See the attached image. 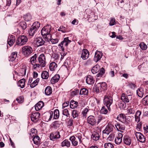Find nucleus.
I'll use <instances>...</instances> for the list:
<instances>
[{"label": "nucleus", "mask_w": 148, "mask_h": 148, "mask_svg": "<svg viewBox=\"0 0 148 148\" xmlns=\"http://www.w3.org/2000/svg\"><path fill=\"white\" fill-rule=\"evenodd\" d=\"M40 116V114L38 112L33 113L31 115V118L33 122H36L38 120Z\"/></svg>", "instance_id": "0eeeda50"}, {"label": "nucleus", "mask_w": 148, "mask_h": 148, "mask_svg": "<svg viewBox=\"0 0 148 148\" xmlns=\"http://www.w3.org/2000/svg\"><path fill=\"white\" fill-rule=\"evenodd\" d=\"M89 55V54L88 51L86 49H84L83 50L81 58L84 60H86L88 58Z\"/></svg>", "instance_id": "ddd939ff"}, {"label": "nucleus", "mask_w": 148, "mask_h": 148, "mask_svg": "<svg viewBox=\"0 0 148 148\" xmlns=\"http://www.w3.org/2000/svg\"><path fill=\"white\" fill-rule=\"evenodd\" d=\"M25 79H22L20 80L18 82V86L20 87L21 88H23L25 87Z\"/></svg>", "instance_id": "c9c22d12"}, {"label": "nucleus", "mask_w": 148, "mask_h": 148, "mask_svg": "<svg viewBox=\"0 0 148 148\" xmlns=\"http://www.w3.org/2000/svg\"><path fill=\"white\" fill-rule=\"evenodd\" d=\"M142 103L144 105L148 104V95L146 96L143 99Z\"/></svg>", "instance_id": "6e6d98bb"}, {"label": "nucleus", "mask_w": 148, "mask_h": 148, "mask_svg": "<svg viewBox=\"0 0 148 148\" xmlns=\"http://www.w3.org/2000/svg\"><path fill=\"white\" fill-rule=\"evenodd\" d=\"M115 23V20L114 18H112L111 19L110 22L109 23L110 25H114Z\"/></svg>", "instance_id": "338daca9"}, {"label": "nucleus", "mask_w": 148, "mask_h": 148, "mask_svg": "<svg viewBox=\"0 0 148 148\" xmlns=\"http://www.w3.org/2000/svg\"><path fill=\"white\" fill-rule=\"evenodd\" d=\"M25 20L26 21H29L32 19V16L29 14H27L25 16Z\"/></svg>", "instance_id": "bf43d9fd"}, {"label": "nucleus", "mask_w": 148, "mask_h": 148, "mask_svg": "<svg viewBox=\"0 0 148 148\" xmlns=\"http://www.w3.org/2000/svg\"><path fill=\"white\" fill-rule=\"evenodd\" d=\"M38 62L41 64V67H44L46 65L45 58V55L42 54L40 55L38 58Z\"/></svg>", "instance_id": "423d86ee"}, {"label": "nucleus", "mask_w": 148, "mask_h": 148, "mask_svg": "<svg viewBox=\"0 0 148 148\" xmlns=\"http://www.w3.org/2000/svg\"><path fill=\"white\" fill-rule=\"evenodd\" d=\"M71 145V143L67 139H65L61 143V146L62 147L66 146L69 147Z\"/></svg>", "instance_id": "b1692460"}, {"label": "nucleus", "mask_w": 148, "mask_h": 148, "mask_svg": "<svg viewBox=\"0 0 148 148\" xmlns=\"http://www.w3.org/2000/svg\"><path fill=\"white\" fill-rule=\"evenodd\" d=\"M49 76V73L46 71H43L41 74V77L43 79H47Z\"/></svg>", "instance_id": "58836bf2"}, {"label": "nucleus", "mask_w": 148, "mask_h": 148, "mask_svg": "<svg viewBox=\"0 0 148 148\" xmlns=\"http://www.w3.org/2000/svg\"><path fill=\"white\" fill-rule=\"evenodd\" d=\"M33 140L34 143L36 145H37L39 143V140H40V138L37 135L35 136H34Z\"/></svg>", "instance_id": "a18cd8bd"}, {"label": "nucleus", "mask_w": 148, "mask_h": 148, "mask_svg": "<svg viewBox=\"0 0 148 148\" xmlns=\"http://www.w3.org/2000/svg\"><path fill=\"white\" fill-rule=\"evenodd\" d=\"M60 135L59 132H52L50 134L49 137L51 140H54V139H58L60 138Z\"/></svg>", "instance_id": "1a4fd4ad"}, {"label": "nucleus", "mask_w": 148, "mask_h": 148, "mask_svg": "<svg viewBox=\"0 0 148 148\" xmlns=\"http://www.w3.org/2000/svg\"><path fill=\"white\" fill-rule=\"evenodd\" d=\"M114 134L112 133L109 135V136L107 138V140L110 141L113 140L114 139Z\"/></svg>", "instance_id": "680f3d73"}, {"label": "nucleus", "mask_w": 148, "mask_h": 148, "mask_svg": "<svg viewBox=\"0 0 148 148\" xmlns=\"http://www.w3.org/2000/svg\"><path fill=\"white\" fill-rule=\"evenodd\" d=\"M28 40L27 37L25 35L20 36L17 38L16 44L18 45L22 46L25 44Z\"/></svg>", "instance_id": "7ed1b4c3"}, {"label": "nucleus", "mask_w": 148, "mask_h": 148, "mask_svg": "<svg viewBox=\"0 0 148 148\" xmlns=\"http://www.w3.org/2000/svg\"><path fill=\"white\" fill-rule=\"evenodd\" d=\"M127 112L129 114H134L135 113V110L133 108H128L127 110Z\"/></svg>", "instance_id": "69168bd1"}, {"label": "nucleus", "mask_w": 148, "mask_h": 148, "mask_svg": "<svg viewBox=\"0 0 148 148\" xmlns=\"http://www.w3.org/2000/svg\"><path fill=\"white\" fill-rule=\"evenodd\" d=\"M113 127V125L111 123H108L105 129L103 131V133L108 134L110 132L112 131Z\"/></svg>", "instance_id": "39448f33"}, {"label": "nucleus", "mask_w": 148, "mask_h": 148, "mask_svg": "<svg viewBox=\"0 0 148 148\" xmlns=\"http://www.w3.org/2000/svg\"><path fill=\"white\" fill-rule=\"evenodd\" d=\"M26 70V66H23V68L20 70V71L18 73V75L19 76H23L25 75Z\"/></svg>", "instance_id": "393cba45"}, {"label": "nucleus", "mask_w": 148, "mask_h": 148, "mask_svg": "<svg viewBox=\"0 0 148 148\" xmlns=\"http://www.w3.org/2000/svg\"><path fill=\"white\" fill-rule=\"evenodd\" d=\"M105 119V117L101 115H99L98 116L97 123L99 124L101 122H103Z\"/></svg>", "instance_id": "49530a36"}, {"label": "nucleus", "mask_w": 148, "mask_h": 148, "mask_svg": "<svg viewBox=\"0 0 148 148\" xmlns=\"http://www.w3.org/2000/svg\"><path fill=\"white\" fill-rule=\"evenodd\" d=\"M95 80L93 77L91 75H88L86 77V82L88 84H93Z\"/></svg>", "instance_id": "4be33fe9"}, {"label": "nucleus", "mask_w": 148, "mask_h": 148, "mask_svg": "<svg viewBox=\"0 0 148 148\" xmlns=\"http://www.w3.org/2000/svg\"><path fill=\"white\" fill-rule=\"evenodd\" d=\"M117 130L121 132H123V131L125 129V127L124 125H121L119 123H117L115 125Z\"/></svg>", "instance_id": "f3484780"}, {"label": "nucleus", "mask_w": 148, "mask_h": 148, "mask_svg": "<svg viewBox=\"0 0 148 148\" xmlns=\"http://www.w3.org/2000/svg\"><path fill=\"white\" fill-rule=\"evenodd\" d=\"M88 93V90L86 88H82L80 89L79 91V94L87 95Z\"/></svg>", "instance_id": "ea45409f"}, {"label": "nucleus", "mask_w": 148, "mask_h": 148, "mask_svg": "<svg viewBox=\"0 0 148 148\" xmlns=\"http://www.w3.org/2000/svg\"><path fill=\"white\" fill-rule=\"evenodd\" d=\"M44 106L43 102L40 101L38 102L35 106V109L36 111L40 110Z\"/></svg>", "instance_id": "a211bd4d"}, {"label": "nucleus", "mask_w": 148, "mask_h": 148, "mask_svg": "<svg viewBox=\"0 0 148 148\" xmlns=\"http://www.w3.org/2000/svg\"><path fill=\"white\" fill-rule=\"evenodd\" d=\"M24 98L23 96H20L17 98L16 101L19 103H21L23 102Z\"/></svg>", "instance_id": "052dcab7"}, {"label": "nucleus", "mask_w": 148, "mask_h": 148, "mask_svg": "<svg viewBox=\"0 0 148 148\" xmlns=\"http://www.w3.org/2000/svg\"><path fill=\"white\" fill-rule=\"evenodd\" d=\"M71 42V41L69 40L68 37H66L64 38L63 40L62 41L59 45L61 47L62 49L63 43L65 42V46H67Z\"/></svg>", "instance_id": "cd10ccee"}, {"label": "nucleus", "mask_w": 148, "mask_h": 148, "mask_svg": "<svg viewBox=\"0 0 148 148\" xmlns=\"http://www.w3.org/2000/svg\"><path fill=\"white\" fill-rule=\"evenodd\" d=\"M136 92L137 95L139 97H142L144 95L145 91L143 87H141L140 88L138 89L137 90Z\"/></svg>", "instance_id": "5701e85b"}, {"label": "nucleus", "mask_w": 148, "mask_h": 148, "mask_svg": "<svg viewBox=\"0 0 148 148\" xmlns=\"http://www.w3.org/2000/svg\"><path fill=\"white\" fill-rule=\"evenodd\" d=\"M32 26L37 30L40 27V23L38 22H36L33 24Z\"/></svg>", "instance_id": "09e8293b"}, {"label": "nucleus", "mask_w": 148, "mask_h": 148, "mask_svg": "<svg viewBox=\"0 0 148 148\" xmlns=\"http://www.w3.org/2000/svg\"><path fill=\"white\" fill-rule=\"evenodd\" d=\"M15 37L12 36L10 38L8 39V44L10 46H12L15 42Z\"/></svg>", "instance_id": "bb28decb"}, {"label": "nucleus", "mask_w": 148, "mask_h": 148, "mask_svg": "<svg viewBox=\"0 0 148 148\" xmlns=\"http://www.w3.org/2000/svg\"><path fill=\"white\" fill-rule=\"evenodd\" d=\"M88 123L92 125H95L96 123V121L95 117L92 115L89 116L87 119Z\"/></svg>", "instance_id": "9b49d317"}, {"label": "nucleus", "mask_w": 148, "mask_h": 148, "mask_svg": "<svg viewBox=\"0 0 148 148\" xmlns=\"http://www.w3.org/2000/svg\"><path fill=\"white\" fill-rule=\"evenodd\" d=\"M100 112L102 114H106L108 112V110L105 106H103Z\"/></svg>", "instance_id": "5fc2aeb1"}, {"label": "nucleus", "mask_w": 148, "mask_h": 148, "mask_svg": "<svg viewBox=\"0 0 148 148\" xmlns=\"http://www.w3.org/2000/svg\"><path fill=\"white\" fill-rule=\"evenodd\" d=\"M69 140H70L73 145L75 146L78 145L77 141L75 139V138L74 136H73L70 137Z\"/></svg>", "instance_id": "f704fd0d"}, {"label": "nucleus", "mask_w": 148, "mask_h": 148, "mask_svg": "<svg viewBox=\"0 0 148 148\" xmlns=\"http://www.w3.org/2000/svg\"><path fill=\"white\" fill-rule=\"evenodd\" d=\"M139 46L143 50H145L147 48V45L143 42L140 43L139 44Z\"/></svg>", "instance_id": "864d4df0"}, {"label": "nucleus", "mask_w": 148, "mask_h": 148, "mask_svg": "<svg viewBox=\"0 0 148 148\" xmlns=\"http://www.w3.org/2000/svg\"><path fill=\"white\" fill-rule=\"evenodd\" d=\"M33 52V49L29 46H24L22 49V52L23 54L25 56H28Z\"/></svg>", "instance_id": "20e7f679"}, {"label": "nucleus", "mask_w": 148, "mask_h": 148, "mask_svg": "<svg viewBox=\"0 0 148 148\" xmlns=\"http://www.w3.org/2000/svg\"><path fill=\"white\" fill-rule=\"evenodd\" d=\"M58 31H61L64 33H65L66 32V31L65 29V27L63 26H60L58 29Z\"/></svg>", "instance_id": "e2e57ef3"}, {"label": "nucleus", "mask_w": 148, "mask_h": 148, "mask_svg": "<svg viewBox=\"0 0 148 148\" xmlns=\"http://www.w3.org/2000/svg\"><path fill=\"white\" fill-rule=\"evenodd\" d=\"M123 141L124 144L127 145H129L131 143V138L129 136L125 135L123 137Z\"/></svg>", "instance_id": "4468645a"}, {"label": "nucleus", "mask_w": 148, "mask_h": 148, "mask_svg": "<svg viewBox=\"0 0 148 148\" xmlns=\"http://www.w3.org/2000/svg\"><path fill=\"white\" fill-rule=\"evenodd\" d=\"M117 119L119 121L123 122L126 120V116L124 114H121L118 116Z\"/></svg>", "instance_id": "c756f323"}, {"label": "nucleus", "mask_w": 148, "mask_h": 148, "mask_svg": "<svg viewBox=\"0 0 148 148\" xmlns=\"http://www.w3.org/2000/svg\"><path fill=\"white\" fill-rule=\"evenodd\" d=\"M45 42L41 38L38 37L37 38L36 41V45L38 47L44 45Z\"/></svg>", "instance_id": "412c9836"}, {"label": "nucleus", "mask_w": 148, "mask_h": 148, "mask_svg": "<svg viewBox=\"0 0 148 148\" xmlns=\"http://www.w3.org/2000/svg\"><path fill=\"white\" fill-rule=\"evenodd\" d=\"M19 25L23 29H25L27 27V24L24 21H21L19 23Z\"/></svg>", "instance_id": "de8ad7c7"}, {"label": "nucleus", "mask_w": 148, "mask_h": 148, "mask_svg": "<svg viewBox=\"0 0 148 148\" xmlns=\"http://www.w3.org/2000/svg\"><path fill=\"white\" fill-rule=\"evenodd\" d=\"M37 134V131L35 128H32L31 129L30 135V137L33 138L35 136H36Z\"/></svg>", "instance_id": "4c0bfd02"}, {"label": "nucleus", "mask_w": 148, "mask_h": 148, "mask_svg": "<svg viewBox=\"0 0 148 148\" xmlns=\"http://www.w3.org/2000/svg\"><path fill=\"white\" fill-rule=\"evenodd\" d=\"M70 106L71 108H74L78 106V103L77 101L72 100L70 102Z\"/></svg>", "instance_id": "72a5a7b5"}, {"label": "nucleus", "mask_w": 148, "mask_h": 148, "mask_svg": "<svg viewBox=\"0 0 148 148\" xmlns=\"http://www.w3.org/2000/svg\"><path fill=\"white\" fill-rule=\"evenodd\" d=\"M100 137L99 133L94 132L91 136L92 139L95 140H99Z\"/></svg>", "instance_id": "a878e982"}, {"label": "nucleus", "mask_w": 148, "mask_h": 148, "mask_svg": "<svg viewBox=\"0 0 148 148\" xmlns=\"http://www.w3.org/2000/svg\"><path fill=\"white\" fill-rule=\"evenodd\" d=\"M112 96V93L111 92L108 91L104 97L103 104L107 106L109 111L111 110L110 107L113 102Z\"/></svg>", "instance_id": "f257e3e1"}, {"label": "nucleus", "mask_w": 148, "mask_h": 148, "mask_svg": "<svg viewBox=\"0 0 148 148\" xmlns=\"http://www.w3.org/2000/svg\"><path fill=\"white\" fill-rule=\"evenodd\" d=\"M45 93L47 95H49L52 93V89L50 86H47L45 89Z\"/></svg>", "instance_id": "473e14b6"}, {"label": "nucleus", "mask_w": 148, "mask_h": 148, "mask_svg": "<svg viewBox=\"0 0 148 148\" xmlns=\"http://www.w3.org/2000/svg\"><path fill=\"white\" fill-rule=\"evenodd\" d=\"M105 148H114L113 145L111 143H106L104 144Z\"/></svg>", "instance_id": "8fccbe9b"}, {"label": "nucleus", "mask_w": 148, "mask_h": 148, "mask_svg": "<svg viewBox=\"0 0 148 148\" xmlns=\"http://www.w3.org/2000/svg\"><path fill=\"white\" fill-rule=\"evenodd\" d=\"M51 27L47 25L44 27L41 30V34L46 41H48L51 37L50 33L51 31Z\"/></svg>", "instance_id": "f03ea898"}, {"label": "nucleus", "mask_w": 148, "mask_h": 148, "mask_svg": "<svg viewBox=\"0 0 148 148\" xmlns=\"http://www.w3.org/2000/svg\"><path fill=\"white\" fill-rule=\"evenodd\" d=\"M40 80V79L39 78H38L36 80H34L33 83L30 84V87L32 88H34L36 86Z\"/></svg>", "instance_id": "c03bdc74"}, {"label": "nucleus", "mask_w": 148, "mask_h": 148, "mask_svg": "<svg viewBox=\"0 0 148 148\" xmlns=\"http://www.w3.org/2000/svg\"><path fill=\"white\" fill-rule=\"evenodd\" d=\"M17 52H14L11 53V55L9 57V60L12 62L16 58L17 56Z\"/></svg>", "instance_id": "7c9ffc66"}, {"label": "nucleus", "mask_w": 148, "mask_h": 148, "mask_svg": "<svg viewBox=\"0 0 148 148\" xmlns=\"http://www.w3.org/2000/svg\"><path fill=\"white\" fill-rule=\"evenodd\" d=\"M100 70L99 72L97 75V77H101L105 73V69L103 68H102Z\"/></svg>", "instance_id": "3c124183"}, {"label": "nucleus", "mask_w": 148, "mask_h": 148, "mask_svg": "<svg viewBox=\"0 0 148 148\" xmlns=\"http://www.w3.org/2000/svg\"><path fill=\"white\" fill-rule=\"evenodd\" d=\"M97 86L99 87L101 92L106 90L107 86L105 82H102L101 83H99L98 84Z\"/></svg>", "instance_id": "aec40b11"}, {"label": "nucleus", "mask_w": 148, "mask_h": 148, "mask_svg": "<svg viewBox=\"0 0 148 148\" xmlns=\"http://www.w3.org/2000/svg\"><path fill=\"white\" fill-rule=\"evenodd\" d=\"M123 136V135L122 133H118V136L115 138V143L116 144L119 145L121 143Z\"/></svg>", "instance_id": "dca6fc26"}, {"label": "nucleus", "mask_w": 148, "mask_h": 148, "mask_svg": "<svg viewBox=\"0 0 148 148\" xmlns=\"http://www.w3.org/2000/svg\"><path fill=\"white\" fill-rule=\"evenodd\" d=\"M75 138V139L77 141L78 144L80 145L82 143V134L80 133H78L74 135Z\"/></svg>", "instance_id": "2eb2a0df"}, {"label": "nucleus", "mask_w": 148, "mask_h": 148, "mask_svg": "<svg viewBox=\"0 0 148 148\" xmlns=\"http://www.w3.org/2000/svg\"><path fill=\"white\" fill-rule=\"evenodd\" d=\"M54 116L53 119H57L58 118L59 116V111L58 110L56 109L55 110L54 112Z\"/></svg>", "instance_id": "79ce46f5"}, {"label": "nucleus", "mask_w": 148, "mask_h": 148, "mask_svg": "<svg viewBox=\"0 0 148 148\" xmlns=\"http://www.w3.org/2000/svg\"><path fill=\"white\" fill-rule=\"evenodd\" d=\"M60 78V76L59 75L56 74L51 79V82L53 84L57 82Z\"/></svg>", "instance_id": "6ab92c4d"}, {"label": "nucleus", "mask_w": 148, "mask_h": 148, "mask_svg": "<svg viewBox=\"0 0 148 148\" xmlns=\"http://www.w3.org/2000/svg\"><path fill=\"white\" fill-rule=\"evenodd\" d=\"M79 113V112L75 110L72 111V115L73 118H75L78 116V114Z\"/></svg>", "instance_id": "4d7b16f0"}, {"label": "nucleus", "mask_w": 148, "mask_h": 148, "mask_svg": "<svg viewBox=\"0 0 148 148\" xmlns=\"http://www.w3.org/2000/svg\"><path fill=\"white\" fill-rule=\"evenodd\" d=\"M57 67V64L54 62L51 63L49 65V68L51 71L54 70Z\"/></svg>", "instance_id": "a19ab883"}, {"label": "nucleus", "mask_w": 148, "mask_h": 148, "mask_svg": "<svg viewBox=\"0 0 148 148\" xmlns=\"http://www.w3.org/2000/svg\"><path fill=\"white\" fill-rule=\"evenodd\" d=\"M51 41V42L52 44H55L57 43L59 40L58 39L56 38V39H53L51 38V37L50 38L49 40H48V41Z\"/></svg>", "instance_id": "603ef678"}, {"label": "nucleus", "mask_w": 148, "mask_h": 148, "mask_svg": "<svg viewBox=\"0 0 148 148\" xmlns=\"http://www.w3.org/2000/svg\"><path fill=\"white\" fill-rule=\"evenodd\" d=\"M37 31V30L36 29H35L31 26L30 30L28 31L29 35L33 36L35 34Z\"/></svg>", "instance_id": "e433bc0d"}, {"label": "nucleus", "mask_w": 148, "mask_h": 148, "mask_svg": "<svg viewBox=\"0 0 148 148\" xmlns=\"http://www.w3.org/2000/svg\"><path fill=\"white\" fill-rule=\"evenodd\" d=\"M63 114L67 117H68L70 114L69 112V111L67 109H64L63 112Z\"/></svg>", "instance_id": "0e129e2a"}, {"label": "nucleus", "mask_w": 148, "mask_h": 148, "mask_svg": "<svg viewBox=\"0 0 148 148\" xmlns=\"http://www.w3.org/2000/svg\"><path fill=\"white\" fill-rule=\"evenodd\" d=\"M103 56L102 53L99 51H97L95 53L94 58V60L96 62H97L100 60Z\"/></svg>", "instance_id": "6e6552de"}, {"label": "nucleus", "mask_w": 148, "mask_h": 148, "mask_svg": "<svg viewBox=\"0 0 148 148\" xmlns=\"http://www.w3.org/2000/svg\"><path fill=\"white\" fill-rule=\"evenodd\" d=\"M62 124V122L60 121H56L52 123V126L55 129H57L60 127Z\"/></svg>", "instance_id": "2f4dec72"}, {"label": "nucleus", "mask_w": 148, "mask_h": 148, "mask_svg": "<svg viewBox=\"0 0 148 148\" xmlns=\"http://www.w3.org/2000/svg\"><path fill=\"white\" fill-rule=\"evenodd\" d=\"M127 86H128L130 88L134 89L136 87V85L132 83H129L127 85Z\"/></svg>", "instance_id": "13d9d810"}, {"label": "nucleus", "mask_w": 148, "mask_h": 148, "mask_svg": "<svg viewBox=\"0 0 148 148\" xmlns=\"http://www.w3.org/2000/svg\"><path fill=\"white\" fill-rule=\"evenodd\" d=\"M37 58V54H35L34 56L31 58L30 62L31 64L34 65L33 64L36 62V58Z\"/></svg>", "instance_id": "37998d69"}, {"label": "nucleus", "mask_w": 148, "mask_h": 148, "mask_svg": "<svg viewBox=\"0 0 148 148\" xmlns=\"http://www.w3.org/2000/svg\"><path fill=\"white\" fill-rule=\"evenodd\" d=\"M100 69V66L98 64H96L92 68L91 71L93 73L95 74L98 72Z\"/></svg>", "instance_id": "c85d7f7f"}, {"label": "nucleus", "mask_w": 148, "mask_h": 148, "mask_svg": "<svg viewBox=\"0 0 148 148\" xmlns=\"http://www.w3.org/2000/svg\"><path fill=\"white\" fill-rule=\"evenodd\" d=\"M132 98L131 95H125L124 94H123L121 97V99L122 101L124 103H128L130 100H131Z\"/></svg>", "instance_id": "f8f14e48"}, {"label": "nucleus", "mask_w": 148, "mask_h": 148, "mask_svg": "<svg viewBox=\"0 0 148 148\" xmlns=\"http://www.w3.org/2000/svg\"><path fill=\"white\" fill-rule=\"evenodd\" d=\"M143 115L144 116H148V108H146L144 109Z\"/></svg>", "instance_id": "774afa93"}, {"label": "nucleus", "mask_w": 148, "mask_h": 148, "mask_svg": "<svg viewBox=\"0 0 148 148\" xmlns=\"http://www.w3.org/2000/svg\"><path fill=\"white\" fill-rule=\"evenodd\" d=\"M135 134L138 140L141 142L143 143L145 141V138L144 135L140 132H136Z\"/></svg>", "instance_id": "9d476101"}]
</instances>
